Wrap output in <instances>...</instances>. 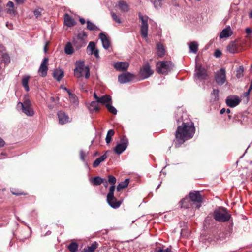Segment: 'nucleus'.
I'll use <instances>...</instances> for the list:
<instances>
[{
	"label": "nucleus",
	"mask_w": 252,
	"mask_h": 252,
	"mask_svg": "<svg viewBox=\"0 0 252 252\" xmlns=\"http://www.w3.org/2000/svg\"><path fill=\"white\" fill-rule=\"evenodd\" d=\"M195 132V128L191 121L183 122L182 125L178 126L175 132V138L174 140L175 147L178 148L186 140L192 138Z\"/></svg>",
	"instance_id": "f257e3e1"
},
{
	"label": "nucleus",
	"mask_w": 252,
	"mask_h": 252,
	"mask_svg": "<svg viewBox=\"0 0 252 252\" xmlns=\"http://www.w3.org/2000/svg\"><path fill=\"white\" fill-rule=\"evenodd\" d=\"M214 219L219 222H226L230 218L231 215L228 211L223 207L216 209L213 213Z\"/></svg>",
	"instance_id": "f03ea898"
},
{
	"label": "nucleus",
	"mask_w": 252,
	"mask_h": 252,
	"mask_svg": "<svg viewBox=\"0 0 252 252\" xmlns=\"http://www.w3.org/2000/svg\"><path fill=\"white\" fill-rule=\"evenodd\" d=\"M83 72L85 73L86 79L90 77V69L88 66H85L83 61L76 62V67L74 69V76L77 78H80L83 76Z\"/></svg>",
	"instance_id": "7ed1b4c3"
},
{
	"label": "nucleus",
	"mask_w": 252,
	"mask_h": 252,
	"mask_svg": "<svg viewBox=\"0 0 252 252\" xmlns=\"http://www.w3.org/2000/svg\"><path fill=\"white\" fill-rule=\"evenodd\" d=\"M17 108H21L22 112L28 116H32L34 114V111L32 108V103L29 99H26L22 102H19L17 105Z\"/></svg>",
	"instance_id": "20e7f679"
},
{
	"label": "nucleus",
	"mask_w": 252,
	"mask_h": 252,
	"mask_svg": "<svg viewBox=\"0 0 252 252\" xmlns=\"http://www.w3.org/2000/svg\"><path fill=\"white\" fill-rule=\"evenodd\" d=\"M157 71L159 74H167L173 67L171 62L160 61L157 63Z\"/></svg>",
	"instance_id": "39448f33"
},
{
	"label": "nucleus",
	"mask_w": 252,
	"mask_h": 252,
	"mask_svg": "<svg viewBox=\"0 0 252 252\" xmlns=\"http://www.w3.org/2000/svg\"><path fill=\"white\" fill-rule=\"evenodd\" d=\"M115 187L111 186L109 188V193L107 195V201L109 205L113 208H118L120 207L121 202L117 201L114 196Z\"/></svg>",
	"instance_id": "423d86ee"
},
{
	"label": "nucleus",
	"mask_w": 252,
	"mask_h": 252,
	"mask_svg": "<svg viewBox=\"0 0 252 252\" xmlns=\"http://www.w3.org/2000/svg\"><path fill=\"white\" fill-rule=\"evenodd\" d=\"M139 19L141 20V26L140 28V32L141 36L143 38H146L148 35V17L147 16H143L141 14H139Z\"/></svg>",
	"instance_id": "0eeeda50"
},
{
	"label": "nucleus",
	"mask_w": 252,
	"mask_h": 252,
	"mask_svg": "<svg viewBox=\"0 0 252 252\" xmlns=\"http://www.w3.org/2000/svg\"><path fill=\"white\" fill-rule=\"evenodd\" d=\"M215 79L219 85H222L226 81V71L224 68H221L217 71L215 75Z\"/></svg>",
	"instance_id": "6e6552de"
},
{
	"label": "nucleus",
	"mask_w": 252,
	"mask_h": 252,
	"mask_svg": "<svg viewBox=\"0 0 252 252\" xmlns=\"http://www.w3.org/2000/svg\"><path fill=\"white\" fill-rule=\"evenodd\" d=\"M154 71L151 69L148 63L144 64L141 68L139 72L140 76L143 79H146L152 75Z\"/></svg>",
	"instance_id": "1a4fd4ad"
},
{
	"label": "nucleus",
	"mask_w": 252,
	"mask_h": 252,
	"mask_svg": "<svg viewBox=\"0 0 252 252\" xmlns=\"http://www.w3.org/2000/svg\"><path fill=\"white\" fill-rule=\"evenodd\" d=\"M241 99L237 95H230L228 96L225 102L226 105L229 107H235L238 105L240 103Z\"/></svg>",
	"instance_id": "9d476101"
},
{
	"label": "nucleus",
	"mask_w": 252,
	"mask_h": 252,
	"mask_svg": "<svg viewBox=\"0 0 252 252\" xmlns=\"http://www.w3.org/2000/svg\"><path fill=\"white\" fill-rule=\"evenodd\" d=\"M206 70L201 65H197L195 68V77L199 80L205 79L207 77Z\"/></svg>",
	"instance_id": "9b49d317"
},
{
	"label": "nucleus",
	"mask_w": 252,
	"mask_h": 252,
	"mask_svg": "<svg viewBox=\"0 0 252 252\" xmlns=\"http://www.w3.org/2000/svg\"><path fill=\"white\" fill-rule=\"evenodd\" d=\"M189 196L192 202L199 204L196 205V207L199 208L203 199L200 192L196 191L191 192L189 194Z\"/></svg>",
	"instance_id": "f8f14e48"
},
{
	"label": "nucleus",
	"mask_w": 252,
	"mask_h": 252,
	"mask_svg": "<svg viewBox=\"0 0 252 252\" xmlns=\"http://www.w3.org/2000/svg\"><path fill=\"white\" fill-rule=\"evenodd\" d=\"M135 76L130 73H126L120 75L118 76V81L121 84L126 83L131 81Z\"/></svg>",
	"instance_id": "ddd939ff"
},
{
	"label": "nucleus",
	"mask_w": 252,
	"mask_h": 252,
	"mask_svg": "<svg viewBox=\"0 0 252 252\" xmlns=\"http://www.w3.org/2000/svg\"><path fill=\"white\" fill-rule=\"evenodd\" d=\"M48 59L47 58H44L38 70L39 74L43 77H45L47 75L48 70Z\"/></svg>",
	"instance_id": "4468645a"
},
{
	"label": "nucleus",
	"mask_w": 252,
	"mask_h": 252,
	"mask_svg": "<svg viewBox=\"0 0 252 252\" xmlns=\"http://www.w3.org/2000/svg\"><path fill=\"white\" fill-rule=\"evenodd\" d=\"M87 52L89 55L94 54V56L98 58L99 57L98 50L95 48V44L94 42H90L87 48Z\"/></svg>",
	"instance_id": "2eb2a0df"
},
{
	"label": "nucleus",
	"mask_w": 252,
	"mask_h": 252,
	"mask_svg": "<svg viewBox=\"0 0 252 252\" xmlns=\"http://www.w3.org/2000/svg\"><path fill=\"white\" fill-rule=\"evenodd\" d=\"M58 117L59 122L61 125H63L70 122L69 117L63 111H59L58 112Z\"/></svg>",
	"instance_id": "dca6fc26"
},
{
	"label": "nucleus",
	"mask_w": 252,
	"mask_h": 252,
	"mask_svg": "<svg viewBox=\"0 0 252 252\" xmlns=\"http://www.w3.org/2000/svg\"><path fill=\"white\" fill-rule=\"evenodd\" d=\"M233 34V31H232L230 26H227L224 29L220 34V39L224 38H228Z\"/></svg>",
	"instance_id": "f3484780"
},
{
	"label": "nucleus",
	"mask_w": 252,
	"mask_h": 252,
	"mask_svg": "<svg viewBox=\"0 0 252 252\" xmlns=\"http://www.w3.org/2000/svg\"><path fill=\"white\" fill-rule=\"evenodd\" d=\"M99 38L101 40L103 48L105 49H108L110 46V42L108 38L103 33H100Z\"/></svg>",
	"instance_id": "a211bd4d"
},
{
	"label": "nucleus",
	"mask_w": 252,
	"mask_h": 252,
	"mask_svg": "<svg viewBox=\"0 0 252 252\" xmlns=\"http://www.w3.org/2000/svg\"><path fill=\"white\" fill-rule=\"evenodd\" d=\"M127 146V141H125L116 145L114 149V151L118 154H121L125 150Z\"/></svg>",
	"instance_id": "6ab92c4d"
},
{
	"label": "nucleus",
	"mask_w": 252,
	"mask_h": 252,
	"mask_svg": "<svg viewBox=\"0 0 252 252\" xmlns=\"http://www.w3.org/2000/svg\"><path fill=\"white\" fill-rule=\"evenodd\" d=\"M227 50L231 54L238 52V48L236 42L235 41L230 42L227 47Z\"/></svg>",
	"instance_id": "aec40b11"
},
{
	"label": "nucleus",
	"mask_w": 252,
	"mask_h": 252,
	"mask_svg": "<svg viewBox=\"0 0 252 252\" xmlns=\"http://www.w3.org/2000/svg\"><path fill=\"white\" fill-rule=\"evenodd\" d=\"M129 64L127 62H120L114 64V67L118 71H124L127 69Z\"/></svg>",
	"instance_id": "412c9836"
},
{
	"label": "nucleus",
	"mask_w": 252,
	"mask_h": 252,
	"mask_svg": "<svg viewBox=\"0 0 252 252\" xmlns=\"http://www.w3.org/2000/svg\"><path fill=\"white\" fill-rule=\"evenodd\" d=\"M53 76L57 81H60L64 76V72L62 69H56L53 71Z\"/></svg>",
	"instance_id": "4be33fe9"
},
{
	"label": "nucleus",
	"mask_w": 252,
	"mask_h": 252,
	"mask_svg": "<svg viewBox=\"0 0 252 252\" xmlns=\"http://www.w3.org/2000/svg\"><path fill=\"white\" fill-rule=\"evenodd\" d=\"M64 22L68 27H71L75 24L74 20L68 14H65L64 16Z\"/></svg>",
	"instance_id": "5701e85b"
},
{
	"label": "nucleus",
	"mask_w": 252,
	"mask_h": 252,
	"mask_svg": "<svg viewBox=\"0 0 252 252\" xmlns=\"http://www.w3.org/2000/svg\"><path fill=\"white\" fill-rule=\"evenodd\" d=\"M98 103L104 104L106 106V104H108L111 101V97L109 95L106 94L99 97L97 101Z\"/></svg>",
	"instance_id": "b1692460"
},
{
	"label": "nucleus",
	"mask_w": 252,
	"mask_h": 252,
	"mask_svg": "<svg viewBox=\"0 0 252 252\" xmlns=\"http://www.w3.org/2000/svg\"><path fill=\"white\" fill-rule=\"evenodd\" d=\"M6 12L10 15H15L16 10L14 9V3L11 1L8 2L6 4Z\"/></svg>",
	"instance_id": "393cba45"
},
{
	"label": "nucleus",
	"mask_w": 252,
	"mask_h": 252,
	"mask_svg": "<svg viewBox=\"0 0 252 252\" xmlns=\"http://www.w3.org/2000/svg\"><path fill=\"white\" fill-rule=\"evenodd\" d=\"M105 180V179L102 178L99 176H97L94 178H92L90 180V182L94 186L100 185L103 183H104V181Z\"/></svg>",
	"instance_id": "a878e982"
},
{
	"label": "nucleus",
	"mask_w": 252,
	"mask_h": 252,
	"mask_svg": "<svg viewBox=\"0 0 252 252\" xmlns=\"http://www.w3.org/2000/svg\"><path fill=\"white\" fill-rule=\"evenodd\" d=\"M107 158V156L105 154L103 155L98 158H96L93 163V166L94 168L98 167L100 164L104 161Z\"/></svg>",
	"instance_id": "bb28decb"
},
{
	"label": "nucleus",
	"mask_w": 252,
	"mask_h": 252,
	"mask_svg": "<svg viewBox=\"0 0 252 252\" xmlns=\"http://www.w3.org/2000/svg\"><path fill=\"white\" fill-rule=\"evenodd\" d=\"M129 180L126 179L124 181L120 183L117 187L116 189L117 191H120L122 189L126 188L129 184Z\"/></svg>",
	"instance_id": "cd10ccee"
},
{
	"label": "nucleus",
	"mask_w": 252,
	"mask_h": 252,
	"mask_svg": "<svg viewBox=\"0 0 252 252\" xmlns=\"http://www.w3.org/2000/svg\"><path fill=\"white\" fill-rule=\"evenodd\" d=\"M30 76L28 75H25L23 77L22 79V84L23 87L25 88L27 92H28L30 90L28 82L30 79Z\"/></svg>",
	"instance_id": "c85d7f7f"
},
{
	"label": "nucleus",
	"mask_w": 252,
	"mask_h": 252,
	"mask_svg": "<svg viewBox=\"0 0 252 252\" xmlns=\"http://www.w3.org/2000/svg\"><path fill=\"white\" fill-rule=\"evenodd\" d=\"M97 247L98 244L96 242H94L91 246H87L84 248L83 252H94Z\"/></svg>",
	"instance_id": "c756f323"
},
{
	"label": "nucleus",
	"mask_w": 252,
	"mask_h": 252,
	"mask_svg": "<svg viewBox=\"0 0 252 252\" xmlns=\"http://www.w3.org/2000/svg\"><path fill=\"white\" fill-rule=\"evenodd\" d=\"M89 109L91 112H92L98 111V102H97L96 100L92 101L89 107Z\"/></svg>",
	"instance_id": "7c9ffc66"
},
{
	"label": "nucleus",
	"mask_w": 252,
	"mask_h": 252,
	"mask_svg": "<svg viewBox=\"0 0 252 252\" xmlns=\"http://www.w3.org/2000/svg\"><path fill=\"white\" fill-rule=\"evenodd\" d=\"M157 54L158 56L162 57L165 54V49L164 48L163 46L158 43L157 44Z\"/></svg>",
	"instance_id": "2f4dec72"
},
{
	"label": "nucleus",
	"mask_w": 252,
	"mask_h": 252,
	"mask_svg": "<svg viewBox=\"0 0 252 252\" xmlns=\"http://www.w3.org/2000/svg\"><path fill=\"white\" fill-rule=\"evenodd\" d=\"M198 44L196 42L193 41L190 43L189 48L190 51L194 53H196L198 51Z\"/></svg>",
	"instance_id": "473e14b6"
},
{
	"label": "nucleus",
	"mask_w": 252,
	"mask_h": 252,
	"mask_svg": "<svg viewBox=\"0 0 252 252\" xmlns=\"http://www.w3.org/2000/svg\"><path fill=\"white\" fill-rule=\"evenodd\" d=\"M67 91L69 94V99L70 103L74 105L77 104L78 99L76 96L75 94H71L69 90H68Z\"/></svg>",
	"instance_id": "72a5a7b5"
},
{
	"label": "nucleus",
	"mask_w": 252,
	"mask_h": 252,
	"mask_svg": "<svg viewBox=\"0 0 252 252\" xmlns=\"http://www.w3.org/2000/svg\"><path fill=\"white\" fill-rule=\"evenodd\" d=\"M87 34H86V33L85 32L82 31L78 34L77 36V39L80 41L81 43L84 44V40L85 38L87 37Z\"/></svg>",
	"instance_id": "f704fd0d"
},
{
	"label": "nucleus",
	"mask_w": 252,
	"mask_h": 252,
	"mask_svg": "<svg viewBox=\"0 0 252 252\" xmlns=\"http://www.w3.org/2000/svg\"><path fill=\"white\" fill-rule=\"evenodd\" d=\"M71 252H76L78 250V245L76 242L71 243L67 247Z\"/></svg>",
	"instance_id": "c9c22d12"
},
{
	"label": "nucleus",
	"mask_w": 252,
	"mask_h": 252,
	"mask_svg": "<svg viewBox=\"0 0 252 252\" xmlns=\"http://www.w3.org/2000/svg\"><path fill=\"white\" fill-rule=\"evenodd\" d=\"M118 6L121 11L123 12H127L128 10V5L124 1H120Z\"/></svg>",
	"instance_id": "e433bc0d"
},
{
	"label": "nucleus",
	"mask_w": 252,
	"mask_h": 252,
	"mask_svg": "<svg viewBox=\"0 0 252 252\" xmlns=\"http://www.w3.org/2000/svg\"><path fill=\"white\" fill-rule=\"evenodd\" d=\"M114 133L115 132L114 130L110 129L108 130L105 138L107 144H109L111 142L112 137L114 135Z\"/></svg>",
	"instance_id": "4c0bfd02"
},
{
	"label": "nucleus",
	"mask_w": 252,
	"mask_h": 252,
	"mask_svg": "<svg viewBox=\"0 0 252 252\" xmlns=\"http://www.w3.org/2000/svg\"><path fill=\"white\" fill-rule=\"evenodd\" d=\"M64 52L67 55H71L73 53L74 50L70 43H68L64 48Z\"/></svg>",
	"instance_id": "58836bf2"
},
{
	"label": "nucleus",
	"mask_w": 252,
	"mask_h": 252,
	"mask_svg": "<svg viewBox=\"0 0 252 252\" xmlns=\"http://www.w3.org/2000/svg\"><path fill=\"white\" fill-rule=\"evenodd\" d=\"M87 28L90 31H95L97 30V27L90 21H87Z\"/></svg>",
	"instance_id": "ea45409f"
},
{
	"label": "nucleus",
	"mask_w": 252,
	"mask_h": 252,
	"mask_svg": "<svg viewBox=\"0 0 252 252\" xmlns=\"http://www.w3.org/2000/svg\"><path fill=\"white\" fill-rule=\"evenodd\" d=\"M189 200L188 198H185L181 201V207L183 208H189L190 205V203L189 202Z\"/></svg>",
	"instance_id": "a19ab883"
},
{
	"label": "nucleus",
	"mask_w": 252,
	"mask_h": 252,
	"mask_svg": "<svg viewBox=\"0 0 252 252\" xmlns=\"http://www.w3.org/2000/svg\"><path fill=\"white\" fill-rule=\"evenodd\" d=\"M111 103V102L108 104H106V107L110 113H112L113 114H116L117 111L113 106H112Z\"/></svg>",
	"instance_id": "79ce46f5"
},
{
	"label": "nucleus",
	"mask_w": 252,
	"mask_h": 252,
	"mask_svg": "<svg viewBox=\"0 0 252 252\" xmlns=\"http://www.w3.org/2000/svg\"><path fill=\"white\" fill-rule=\"evenodd\" d=\"M108 182L112 185L111 186H114L115 188V184L116 183V178L114 176L109 175L108 176Z\"/></svg>",
	"instance_id": "37998d69"
},
{
	"label": "nucleus",
	"mask_w": 252,
	"mask_h": 252,
	"mask_svg": "<svg viewBox=\"0 0 252 252\" xmlns=\"http://www.w3.org/2000/svg\"><path fill=\"white\" fill-rule=\"evenodd\" d=\"M244 69L242 66H240L237 70L236 76L237 78H240L243 76Z\"/></svg>",
	"instance_id": "c03bdc74"
},
{
	"label": "nucleus",
	"mask_w": 252,
	"mask_h": 252,
	"mask_svg": "<svg viewBox=\"0 0 252 252\" xmlns=\"http://www.w3.org/2000/svg\"><path fill=\"white\" fill-rule=\"evenodd\" d=\"M111 14L114 21L118 23H122L119 17L117 16L115 13L112 12Z\"/></svg>",
	"instance_id": "a18cd8bd"
},
{
	"label": "nucleus",
	"mask_w": 252,
	"mask_h": 252,
	"mask_svg": "<svg viewBox=\"0 0 252 252\" xmlns=\"http://www.w3.org/2000/svg\"><path fill=\"white\" fill-rule=\"evenodd\" d=\"M219 90L214 89L212 93V95L214 97V100L216 101L219 99Z\"/></svg>",
	"instance_id": "49530a36"
},
{
	"label": "nucleus",
	"mask_w": 252,
	"mask_h": 252,
	"mask_svg": "<svg viewBox=\"0 0 252 252\" xmlns=\"http://www.w3.org/2000/svg\"><path fill=\"white\" fill-rule=\"evenodd\" d=\"M154 5L156 8L160 7L162 4L161 0H155Z\"/></svg>",
	"instance_id": "de8ad7c7"
},
{
	"label": "nucleus",
	"mask_w": 252,
	"mask_h": 252,
	"mask_svg": "<svg viewBox=\"0 0 252 252\" xmlns=\"http://www.w3.org/2000/svg\"><path fill=\"white\" fill-rule=\"evenodd\" d=\"M157 252H172L171 248H167L165 249L158 248L157 249Z\"/></svg>",
	"instance_id": "09e8293b"
},
{
	"label": "nucleus",
	"mask_w": 252,
	"mask_h": 252,
	"mask_svg": "<svg viewBox=\"0 0 252 252\" xmlns=\"http://www.w3.org/2000/svg\"><path fill=\"white\" fill-rule=\"evenodd\" d=\"M86 157V155L85 153L83 151L81 150L80 151V157L81 159L83 161H85Z\"/></svg>",
	"instance_id": "8fccbe9b"
},
{
	"label": "nucleus",
	"mask_w": 252,
	"mask_h": 252,
	"mask_svg": "<svg viewBox=\"0 0 252 252\" xmlns=\"http://www.w3.org/2000/svg\"><path fill=\"white\" fill-rule=\"evenodd\" d=\"M33 14L36 18H38L41 15V12L38 9L35 10L33 11Z\"/></svg>",
	"instance_id": "3c124183"
},
{
	"label": "nucleus",
	"mask_w": 252,
	"mask_h": 252,
	"mask_svg": "<svg viewBox=\"0 0 252 252\" xmlns=\"http://www.w3.org/2000/svg\"><path fill=\"white\" fill-rule=\"evenodd\" d=\"M11 192H12V193L13 194L16 195H26V193H23V192H17V191L14 192L13 191V189H12L11 190Z\"/></svg>",
	"instance_id": "603ef678"
},
{
	"label": "nucleus",
	"mask_w": 252,
	"mask_h": 252,
	"mask_svg": "<svg viewBox=\"0 0 252 252\" xmlns=\"http://www.w3.org/2000/svg\"><path fill=\"white\" fill-rule=\"evenodd\" d=\"M3 58L4 59V62L5 63H9L10 62V58L9 57L6 55L5 54L3 55Z\"/></svg>",
	"instance_id": "864d4df0"
},
{
	"label": "nucleus",
	"mask_w": 252,
	"mask_h": 252,
	"mask_svg": "<svg viewBox=\"0 0 252 252\" xmlns=\"http://www.w3.org/2000/svg\"><path fill=\"white\" fill-rule=\"evenodd\" d=\"M251 90L249 89L248 91L243 94V96L247 98V100H248L249 94Z\"/></svg>",
	"instance_id": "5fc2aeb1"
},
{
	"label": "nucleus",
	"mask_w": 252,
	"mask_h": 252,
	"mask_svg": "<svg viewBox=\"0 0 252 252\" xmlns=\"http://www.w3.org/2000/svg\"><path fill=\"white\" fill-rule=\"evenodd\" d=\"M221 55V52L220 50H217L215 52L214 55L216 57H220Z\"/></svg>",
	"instance_id": "6e6d98bb"
},
{
	"label": "nucleus",
	"mask_w": 252,
	"mask_h": 252,
	"mask_svg": "<svg viewBox=\"0 0 252 252\" xmlns=\"http://www.w3.org/2000/svg\"><path fill=\"white\" fill-rule=\"evenodd\" d=\"M242 117H243V115L241 113H239V114H237L235 117L236 121H237L239 122L240 121L241 123H242V121L239 119V118H242Z\"/></svg>",
	"instance_id": "4d7b16f0"
},
{
	"label": "nucleus",
	"mask_w": 252,
	"mask_h": 252,
	"mask_svg": "<svg viewBox=\"0 0 252 252\" xmlns=\"http://www.w3.org/2000/svg\"><path fill=\"white\" fill-rule=\"evenodd\" d=\"M14 0L18 4H23L25 1V0Z\"/></svg>",
	"instance_id": "13d9d810"
},
{
	"label": "nucleus",
	"mask_w": 252,
	"mask_h": 252,
	"mask_svg": "<svg viewBox=\"0 0 252 252\" xmlns=\"http://www.w3.org/2000/svg\"><path fill=\"white\" fill-rule=\"evenodd\" d=\"M246 32L248 34H250L252 33V30L250 28H247L246 29Z\"/></svg>",
	"instance_id": "bf43d9fd"
},
{
	"label": "nucleus",
	"mask_w": 252,
	"mask_h": 252,
	"mask_svg": "<svg viewBox=\"0 0 252 252\" xmlns=\"http://www.w3.org/2000/svg\"><path fill=\"white\" fill-rule=\"evenodd\" d=\"M5 144V142L0 137V147H3Z\"/></svg>",
	"instance_id": "052dcab7"
},
{
	"label": "nucleus",
	"mask_w": 252,
	"mask_h": 252,
	"mask_svg": "<svg viewBox=\"0 0 252 252\" xmlns=\"http://www.w3.org/2000/svg\"><path fill=\"white\" fill-rule=\"evenodd\" d=\"M79 21L82 24H84L86 22L85 20L83 18H80Z\"/></svg>",
	"instance_id": "680f3d73"
},
{
	"label": "nucleus",
	"mask_w": 252,
	"mask_h": 252,
	"mask_svg": "<svg viewBox=\"0 0 252 252\" xmlns=\"http://www.w3.org/2000/svg\"><path fill=\"white\" fill-rule=\"evenodd\" d=\"M47 46H48V43H46L44 47V51L45 53H46L47 51Z\"/></svg>",
	"instance_id": "e2e57ef3"
},
{
	"label": "nucleus",
	"mask_w": 252,
	"mask_h": 252,
	"mask_svg": "<svg viewBox=\"0 0 252 252\" xmlns=\"http://www.w3.org/2000/svg\"><path fill=\"white\" fill-rule=\"evenodd\" d=\"M94 98H95V99L96 101H97V100H98V98H99V97H98V96L97 95V94H96L95 93H94Z\"/></svg>",
	"instance_id": "0e129e2a"
},
{
	"label": "nucleus",
	"mask_w": 252,
	"mask_h": 252,
	"mask_svg": "<svg viewBox=\"0 0 252 252\" xmlns=\"http://www.w3.org/2000/svg\"><path fill=\"white\" fill-rule=\"evenodd\" d=\"M226 112V110L225 108H222V109H221L220 111V113L221 114H224L225 112Z\"/></svg>",
	"instance_id": "69168bd1"
},
{
	"label": "nucleus",
	"mask_w": 252,
	"mask_h": 252,
	"mask_svg": "<svg viewBox=\"0 0 252 252\" xmlns=\"http://www.w3.org/2000/svg\"><path fill=\"white\" fill-rule=\"evenodd\" d=\"M103 184H104V186L106 188L107 187V186H108V182H107V181L106 180L104 181V183H103Z\"/></svg>",
	"instance_id": "338daca9"
},
{
	"label": "nucleus",
	"mask_w": 252,
	"mask_h": 252,
	"mask_svg": "<svg viewBox=\"0 0 252 252\" xmlns=\"http://www.w3.org/2000/svg\"><path fill=\"white\" fill-rule=\"evenodd\" d=\"M249 17L250 18L252 19V10L249 13Z\"/></svg>",
	"instance_id": "774afa93"
}]
</instances>
